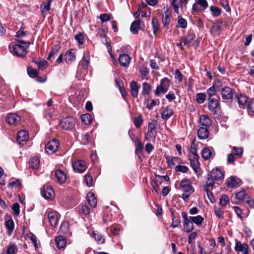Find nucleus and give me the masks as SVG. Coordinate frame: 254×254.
I'll use <instances>...</instances> for the list:
<instances>
[{"label": "nucleus", "instance_id": "obj_1", "mask_svg": "<svg viewBox=\"0 0 254 254\" xmlns=\"http://www.w3.org/2000/svg\"><path fill=\"white\" fill-rule=\"evenodd\" d=\"M172 84L171 80L167 77H164L160 80V84L154 91L155 96H158L161 93H166Z\"/></svg>", "mask_w": 254, "mask_h": 254}, {"label": "nucleus", "instance_id": "obj_2", "mask_svg": "<svg viewBox=\"0 0 254 254\" xmlns=\"http://www.w3.org/2000/svg\"><path fill=\"white\" fill-rule=\"evenodd\" d=\"M10 52L14 56L22 58L27 53L26 48L19 44H11L9 45Z\"/></svg>", "mask_w": 254, "mask_h": 254}, {"label": "nucleus", "instance_id": "obj_3", "mask_svg": "<svg viewBox=\"0 0 254 254\" xmlns=\"http://www.w3.org/2000/svg\"><path fill=\"white\" fill-rule=\"evenodd\" d=\"M208 108L209 110L213 114H216L220 109L219 98H208Z\"/></svg>", "mask_w": 254, "mask_h": 254}, {"label": "nucleus", "instance_id": "obj_4", "mask_svg": "<svg viewBox=\"0 0 254 254\" xmlns=\"http://www.w3.org/2000/svg\"><path fill=\"white\" fill-rule=\"evenodd\" d=\"M182 217L184 219L183 226L184 231L187 233H190L194 229V226L190 218L188 216L186 212L183 211L181 214Z\"/></svg>", "mask_w": 254, "mask_h": 254}, {"label": "nucleus", "instance_id": "obj_5", "mask_svg": "<svg viewBox=\"0 0 254 254\" xmlns=\"http://www.w3.org/2000/svg\"><path fill=\"white\" fill-rule=\"evenodd\" d=\"M61 127L64 130H71L75 126L74 120L71 117L64 118L60 122Z\"/></svg>", "mask_w": 254, "mask_h": 254}, {"label": "nucleus", "instance_id": "obj_6", "mask_svg": "<svg viewBox=\"0 0 254 254\" xmlns=\"http://www.w3.org/2000/svg\"><path fill=\"white\" fill-rule=\"evenodd\" d=\"M148 129L146 134L145 136V138L146 140H149L150 137H151V134H154V135H156L157 127L158 126V122L156 120H152L150 122L148 123Z\"/></svg>", "mask_w": 254, "mask_h": 254}, {"label": "nucleus", "instance_id": "obj_7", "mask_svg": "<svg viewBox=\"0 0 254 254\" xmlns=\"http://www.w3.org/2000/svg\"><path fill=\"white\" fill-rule=\"evenodd\" d=\"M20 120L21 117L16 113L8 114L5 119V121L8 125L14 126L17 125Z\"/></svg>", "mask_w": 254, "mask_h": 254}, {"label": "nucleus", "instance_id": "obj_8", "mask_svg": "<svg viewBox=\"0 0 254 254\" xmlns=\"http://www.w3.org/2000/svg\"><path fill=\"white\" fill-rule=\"evenodd\" d=\"M72 168L77 173H83L87 169L85 162L83 160H77L72 163Z\"/></svg>", "mask_w": 254, "mask_h": 254}, {"label": "nucleus", "instance_id": "obj_9", "mask_svg": "<svg viewBox=\"0 0 254 254\" xmlns=\"http://www.w3.org/2000/svg\"><path fill=\"white\" fill-rule=\"evenodd\" d=\"M54 194L53 188L50 186H44L41 188V194L46 199H52Z\"/></svg>", "mask_w": 254, "mask_h": 254}, {"label": "nucleus", "instance_id": "obj_10", "mask_svg": "<svg viewBox=\"0 0 254 254\" xmlns=\"http://www.w3.org/2000/svg\"><path fill=\"white\" fill-rule=\"evenodd\" d=\"M59 147V142L57 140L54 139L49 141L45 145V149L46 151L52 154L55 153L58 149Z\"/></svg>", "mask_w": 254, "mask_h": 254}, {"label": "nucleus", "instance_id": "obj_11", "mask_svg": "<svg viewBox=\"0 0 254 254\" xmlns=\"http://www.w3.org/2000/svg\"><path fill=\"white\" fill-rule=\"evenodd\" d=\"M236 98L239 104V107L241 109H245L250 99L241 93L237 94Z\"/></svg>", "mask_w": 254, "mask_h": 254}, {"label": "nucleus", "instance_id": "obj_12", "mask_svg": "<svg viewBox=\"0 0 254 254\" xmlns=\"http://www.w3.org/2000/svg\"><path fill=\"white\" fill-rule=\"evenodd\" d=\"M180 186L185 192L191 193L194 192V189L192 186L191 182L189 179H184L182 180L180 183Z\"/></svg>", "mask_w": 254, "mask_h": 254}, {"label": "nucleus", "instance_id": "obj_13", "mask_svg": "<svg viewBox=\"0 0 254 254\" xmlns=\"http://www.w3.org/2000/svg\"><path fill=\"white\" fill-rule=\"evenodd\" d=\"M198 155H190V164L196 173L200 172V164L198 161Z\"/></svg>", "mask_w": 254, "mask_h": 254}, {"label": "nucleus", "instance_id": "obj_14", "mask_svg": "<svg viewBox=\"0 0 254 254\" xmlns=\"http://www.w3.org/2000/svg\"><path fill=\"white\" fill-rule=\"evenodd\" d=\"M59 218L60 215L56 211H52L48 213V219L51 225L53 227H56L57 226Z\"/></svg>", "mask_w": 254, "mask_h": 254}, {"label": "nucleus", "instance_id": "obj_15", "mask_svg": "<svg viewBox=\"0 0 254 254\" xmlns=\"http://www.w3.org/2000/svg\"><path fill=\"white\" fill-rule=\"evenodd\" d=\"M172 17V12L167 8L164 12V14L162 15V23L164 27L167 29H169V24L170 22L171 18Z\"/></svg>", "mask_w": 254, "mask_h": 254}, {"label": "nucleus", "instance_id": "obj_16", "mask_svg": "<svg viewBox=\"0 0 254 254\" xmlns=\"http://www.w3.org/2000/svg\"><path fill=\"white\" fill-rule=\"evenodd\" d=\"M221 96L223 100H232L233 97V90L229 87L226 86L221 89Z\"/></svg>", "mask_w": 254, "mask_h": 254}, {"label": "nucleus", "instance_id": "obj_17", "mask_svg": "<svg viewBox=\"0 0 254 254\" xmlns=\"http://www.w3.org/2000/svg\"><path fill=\"white\" fill-rule=\"evenodd\" d=\"M214 180L219 181L223 178L224 175L222 170L218 168L213 169L210 173L208 174Z\"/></svg>", "mask_w": 254, "mask_h": 254}, {"label": "nucleus", "instance_id": "obj_18", "mask_svg": "<svg viewBox=\"0 0 254 254\" xmlns=\"http://www.w3.org/2000/svg\"><path fill=\"white\" fill-rule=\"evenodd\" d=\"M29 138V133L27 131L21 130L18 131L17 136V141L19 144H23Z\"/></svg>", "mask_w": 254, "mask_h": 254}, {"label": "nucleus", "instance_id": "obj_19", "mask_svg": "<svg viewBox=\"0 0 254 254\" xmlns=\"http://www.w3.org/2000/svg\"><path fill=\"white\" fill-rule=\"evenodd\" d=\"M80 63L83 68L86 69L88 68L90 63V55L88 51L84 52Z\"/></svg>", "mask_w": 254, "mask_h": 254}, {"label": "nucleus", "instance_id": "obj_20", "mask_svg": "<svg viewBox=\"0 0 254 254\" xmlns=\"http://www.w3.org/2000/svg\"><path fill=\"white\" fill-rule=\"evenodd\" d=\"M140 85L136 81H132L130 83V93L132 97L136 98L138 96Z\"/></svg>", "mask_w": 254, "mask_h": 254}, {"label": "nucleus", "instance_id": "obj_21", "mask_svg": "<svg viewBox=\"0 0 254 254\" xmlns=\"http://www.w3.org/2000/svg\"><path fill=\"white\" fill-rule=\"evenodd\" d=\"M241 181L236 177H231L227 181V186L229 188H236L240 186Z\"/></svg>", "mask_w": 254, "mask_h": 254}, {"label": "nucleus", "instance_id": "obj_22", "mask_svg": "<svg viewBox=\"0 0 254 254\" xmlns=\"http://www.w3.org/2000/svg\"><path fill=\"white\" fill-rule=\"evenodd\" d=\"M130 58L126 54L121 55L119 58V62L122 66H127L130 63Z\"/></svg>", "mask_w": 254, "mask_h": 254}, {"label": "nucleus", "instance_id": "obj_23", "mask_svg": "<svg viewBox=\"0 0 254 254\" xmlns=\"http://www.w3.org/2000/svg\"><path fill=\"white\" fill-rule=\"evenodd\" d=\"M18 251V247L14 243H10L5 247L4 254H16Z\"/></svg>", "mask_w": 254, "mask_h": 254}, {"label": "nucleus", "instance_id": "obj_24", "mask_svg": "<svg viewBox=\"0 0 254 254\" xmlns=\"http://www.w3.org/2000/svg\"><path fill=\"white\" fill-rule=\"evenodd\" d=\"M209 131L207 127H201L197 131V136L200 139H205L208 137Z\"/></svg>", "mask_w": 254, "mask_h": 254}, {"label": "nucleus", "instance_id": "obj_25", "mask_svg": "<svg viewBox=\"0 0 254 254\" xmlns=\"http://www.w3.org/2000/svg\"><path fill=\"white\" fill-rule=\"evenodd\" d=\"M65 61L66 63H70L75 60L76 55L73 49H70L66 51L65 55Z\"/></svg>", "mask_w": 254, "mask_h": 254}, {"label": "nucleus", "instance_id": "obj_26", "mask_svg": "<svg viewBox=\"0 0 254 254\" xmlns=\"http://www.w3.org/2000/svg\"><path fill=\"white\" fill-rule=\"evenodd\" d=\"M199 123L205 127H210L212 124V121L207 115H202L199 118Z\"/></svg>", "mask_w": 254, "mask_h": 254}, {"label": "nucleus", "instance_id": "obj_27", "mask_svg": "<svg viewBox=\"0 0 254 254\" xmlns=\"http://www.w3.org/2000/svg\"><path fill=\"white\" fill-rule=\"evenodd\" d=\"M55 176L58 182L61 184H64L66 179V175L61 170L56 171Z\"/></svg>", "mask_w": 254, "mask_h": 254}, {"label": "nucleus", "instance_id": "obj_28", "mask_svg": "<svg viewBox=\"0 0 254 254\" xmlns=\"http://www.w3.org/2000/svg\"><path fill=\"white\" fill-rule=\"evenodd\" d=\"M57 247L61 249L64 247L66 243V239L63 236H58L55 238Z\"/></svg>", "mask_w": 254, "mask_h": 254}, {"label": "nucleus", "instance_id": "obj_29", "mask_svg": "<svg viewBox=\"0 0 254 254\" xmlns=\"http://www.w3.org/2000/svg\"><path fill=\"white\" fill-rule=\"evenodd\" d=\"M246 108L249 116L254 117V98L249 100Z\"/></svg>", "mask_w": 254, "mask_h": 254}, {"label": "nucleus", "instance_id": "obj_30", "mask_svg": "<svg viewBox=\"0 0 254 254\" xmlns=\"http://www.w3.org/2000/svg\"><path fill=\"white\" fill-rule=\"evenodd\" d=\"M165 158L169 166H174L176 163L179 164L182 163L181 159L178 157L167 156H166Z\"/></svg>", "mask_w": 254, "mask_h": 254}, {"label": "nucleus", "instance_id": "obj_31", "mask_svg": "<svg viewBox=\"0 0 254 254\" xmlns=\"http://www.w3.org/2000/svg\"><path fill=\"white\" fill-rule=\"evenodd\" d=\"M140 21L139 19L133 21L130 25V30L133 34H137L140 28Z\"/></svg>", "mask_w": 254, "mask_h": 254}, {"label": "nucleus", "instance_id": "obj_32", "mask_svg": "<svg viewBox=\"0 0 254 254\" xmlns=\"http://www.w3.org/2000/svg\"><path fill=\"white\" fill-rule=\"evenodd\" d=\"M87 201L90 207L95 208L97 205V199L92 192H89L87 195Z\"/></svg>", "mask_w": 254, "mask_h": 254}, {"label": "nucleus", "instance_id": "obj_33", "mask_svg": "<svg viewBox=\"0 0 254 254\" xmlns=\"http://www.w3.org/2000/svg\"><path fill=\"white\" fill-rule=\"evenodd\" d=\"M60 49L61 46L59 44H56L54 47H52L51 51L47 57V60H51L52 58H55V56L58 54Z\"/></svg>", "mask_w": 254, "mask_h": 254}, {"label": "nucleus", "instance_id": "obj_34", "mask_svg": "<svg viewBox=\"0 0 254 254\" xmlns=\"http://www.w3.org/2000/svg\"><path fill=\"white\" fill-rule=\"evenodd\" d=\"M151 24L153 28V32L155 36L157 35V33L160 31V23L157 18L153 17L151 20Z\"/></svg>", "mask_w": 254, "mask_h": 254}, {"label": "nucleus", "instance_id": "obj_35", "mask_svg": "<svg viewBox=\"0 0 254 254\" xmlns=\"http://www.w3.org/2000/svg\"><path fill=\"white\" fill-rule=\"evenodd\" d=\"M136 144L135 153L138 157H140V155L142 154L143 151L144 144L140 140L136 139L135 141Z\"/></svg>", "mask_w": 254, "mask_h": 254}, {"label": "nucleus", "instance_id": "obj_36", "mask_svg": "<svg viewBox=\"0 0 254 254\" xmlns=\"http://www.w3.org/2000/svg\"><path fill=\"white\" fill-rule=\"evenodd\" d=\"M53 0H49L47 3H43L40 5V10L42 14L44 15L50 9L51 3Z\"/></svg>", "mask_w": 254, "mask_h": 254}, {"label": "nucleus", "instance_id": "obj_37", "mask_svg": "<svg viewBox=\"0 0 254 254\" xmlns=\"http://www.w3.org/2000/svg\"><path fill=\"white\" fill-rule=\"evenodd\" d=\"M5 225L7 229L8 234L10 235L12 232L13 231L14 226L13 220L11 216H9V219L5 221Z\"/></svg>", "mask_w": 254, "mask_h": 254}, {"label": "nucleus", "instance_id": "obj_38", "mask_svg": "<svg viewBox=\"0 0 254 254\" xmlns=\"http://www.w3.org/2000/svg\"><path fill=\"white\" fill-rule=\"evenodd\" d=\"M30 167L32 169H37L40 166V160L37 156L32 158L29 162Z\"/></svg>", "mask_w": 254, "mask_h": 254}, {"label": "nucleus", "instance_id": "obj_39", "mask_svg": "<svg viewBox=\"0 0 254 254\" xmlns=\"http://www.w3.org/2000/svg\"><path fill=\"white\" fill-rule=\"evenodd\" d=\"M195 38V35L193 32H189L187 36L183 37L184 44L186 45L190 43Z\"/></svg>", "mask_w": 254, "mask_h": 254}, {"label": "nucleus", "instance_id": "obj_40", "mask_svg": "<svg viewBox=\"0 0 254 254\" xmlns=\"http://www.w3.org/2000/svg\"><path fill=\"white\" fill-rule=\"evenodd\" d=\"M93 237L94 239L98 242V243L103 244L105 242V238L104 236L97 231H94L93 232Z\"/></svg>", "mask_w": 254, "mask_h": 254}, {"label": "nucleus", "instance_id": "obj_41", "mask_svg": "<svg viewBox=\"0 0 254 254\" xmlns=\"http://www.w3.org/2000/svg\"><path fill=\"white\" fill-rule=\"evenodd\" d=\"M247 248H248V246L247 244L244 243L243 244H242L241 242L240 241H236L235 246V250L237 252H243L244 250H247Z\"/></svg>", "mask_w": 254, "mask_h": 254}, {"label": "nucleus", "instance_id": "obj_42", "mask_svg": "<svg viewBox=\"0 0 254 254\" xmlns=\"http://www.w3.org/2000/svg\"><path fill=\"white\" fill-rule=\"evenodd\" d=\"M232 153L237 158H241L243 154V149L242 147L233 146L232 148Z\"/></svg>", "mask_w": 254, "mask_h": 254}, {"label": "nucleus", "instance_id": "obj_43", "mask_svg": "<svg viewBox=\"0 0 254 254\" xmlns=\"http://www.w3.org/2000/svg\"><path fill=\"white\" fill-rule=\"evenodd\" d=\"M212 155V151L208 148H204L201 151L202 157L205 160L209 159Z\"/></svg>", "mask_w": 254, "mask_h": 254}, {"label": "nucleus", "instance_id": "obj_44", "mask_svg": "<svg viewBox=\"0 0 254 254\" xmlns=\"http://www.w3.org/2000/svg\"><path fill=\"white\" fill-rule=\"evenodd\" d=\"M173 114V110L170 108L167 107L165 110L161 113V117L164 120H168Z\"/></svg>", "mask_w": 254, "mask_h": 254}, {"label": "nucleus", "instance_id": "obj_45", "mask_svg": "<svg viewBox=\"0 0 254 254\" xmlns=\"http://www.w3.org/2000/svg\"><path fill=\"white\" fill-rule=\"evenodd\" d=\"M190 219L191 220L192 223H194L198 226L202 224L204 219L201 215H197V216H190Z\"/></svg>", "mask_w": 254, "mask_h": 254}, {"label": "nucleus", "instance_id": "obj_46", "mask_svg": "<svg viewBox=\"0 0 254 254\" xmlns=\"http://www.w3.org/2000/svg\"><path fill=\"white\" fill-rule=\"evenodd\" d=\"M210 11L212 16L214 17L219 16L222 12L221 9L220 8L214 5H211L210 7Z\"/></svg>", "mask_w": 254, "mask_h": 254}, {"label": "nucleus", "instance_id": "obj_47", "mask_svg": "<svg viewBox=\"0 0 254 254\" xmlns=\"http://www.w3.org/2000/svg\"><path fill=\"white\" fill-rule=\"evenodd\" d=\"M151 90V86L147 82L142 83V91L143 95H148L150 94Z\"/></svg>", "mask_w": 254, "mask_h": 254}, {"label": "nucleus", "instance_id": "obj_48", "mask_svg": "<svg viewBox=\"0 0 254 254\" xmlns=\"http://www.w3.org/2000/svg\"><path fill=\"white\" fill-rule=\"evenodd\" d=\"M81 121L85 125H89L92 120V117L89 114H83L81 117Z\"/></svg>", "mask_w": 254, "mask_h": 254}, {"label": "nucleus", "instance_id": "obj_49", "mask_svg": "<svg viewBox=\"0 0 254 254\" xmlns=\"http://www.w3.org/2000/svg\"><path fill=\"white\" fill-rule=\"evenodd\" d=\"M171 216L172 219L171 226L172 228H175L179 227L181 225V221L179 219L175 220V216L173 211H171Z\"/></svg>", "mask_w": 254, "mask_h": 254}, {"label": "nucleus", "instance_id": "obj_50", "mask_svg": "<svg viewBox=\"0 0 254 254\" xmlns=\"http://www.w3.org/2000/svg\"><path fill=\"white\" fill-rule=\"evenodd\" d=\"M143 123V120L141 115L136 117L133 120V124L135 127L137 128H140Z\"/></svg>", "mask_w": 254, "mask_h": 254}, {"label": "nucleus", "instance_id": "obj_51", "mask_svg": "<svg viewBox=\"0 0 254 254\" xmlns=\"http://www.w3.org/2000/svg\"><path fill=\"white\" fill-rule=\"evenodd\" d=\"M33 62L37 64L39 69L42 70L45 68L46 65L48 64V62L45 60L38 61L34 59Z\"/></svg>", "mask_w": 254, "mask_h": 254}, {"label": "nucleus", "instance_id": "obj_52", "mask_svg": "<svg viewBox=\"0 0 254 254\" xmlns=\"http://www.w3.org/2000/svg\"><path fill=\"white\" fill-rule=\"evenodd\" d=\"M206 94L203 93H199L196 95V100L199 104H202L206 99Z\"/></svg>", "mask_w": 254, "mask_h": 254}, {"label": "nucleus", "instance_id": "obj_53", "mask_svg": "<svg viewBox=\"0 0 254 254\" xmlns=\"http://www.w3.org/2000/svg\"><path fill=\"white\" fill-rule=\"evenodd\" d=\"M139 71L141 75L142 79H147V76L149 72V69L145 67H141L139 68Z\"/></svg>", "mask_w": 254, "mask_h": 254}, {"label": "nucleus", "instance_id": "obj_54", "mask_svg": "<svg viewBox=\"0 0 254 254\" xmlns=\"http://www.w3.org/2000/svg\"><path fill=\"white\" fill-rule=\"evenodd\" d=\"M246 191L245 190H242L241 191L236 193V197L239 200V202H240L243 200L245 198H246Z\"/></svg>", "mask_w": 254, "mask_h": 254}, {"label": "nucleus", "instance_id": "obj_55", "mask_svg": "<svg viewBox=\"0 0 254 254\" xmlns=\"http://www.w3.org/2000/svg\"><path fill=\"white\" fill-rule=\"evenodd\" d=\"M175 170L176 172L186 173L189 171V168L184 165H177L175 167Z\"/></svg>", "mask_w": 254, "mask_h": 254}, {"label": "nucleus", "instance_id": "obj_56", "mask_svg": "<svg viewBox=\"0 0 254 254\" xmlns=\"http://www.w3.org/2000/svg\"><path fill=\"white\" fill-rule=\"evenodd\" d=\"M75 39L79 45H82L84 43V36L81 32H79L75 36Z\"/></svg>", "mask_w": 254, "mask_h": 254}, {"label": "nucleus", "instance_id": "obj_57", "mask_svg": "<svg viewBox=\"0 0 254 254\" xmlns=\"http://www.w3.org/2000/svg\"><path fill=\"white\" fill-rule=\"evenodd\" d=\"M80 212L84 215H87L90 213V209L86 204L80 205Z\"/></svg>", "mask_w": 254, "mask_h": 254}, {"label": "nucleus", "instance_id": "obj_58", "mask_svg": "<svg viewBox=\"0 0 254 254\" xmlns=\"http://www.w3.org/2000/svg\"><path fill=\"white\" fill-rule=\"evenodd\" d=\"M229 199L228 196L226 194H223L220 198L219 203L222 206L226 205L229 202Z\"/></svg>", "mask_w": 254, "mask_h": 254}, {"label": "nucleus", "instance_id": "obj_59", "mask_svg": "<svg viewBox=\"0 0 254 254\" xmlns=\"http://www.w3.org/2000/svg\"><path fill=\"white\" fill-rule=\"evenodd\" d=\"M207 94L208 96V98H214V96L216 94V91L214 85L211 86L207 89Z\"/></svg>", "mask_w": 254, "mask_h": 254}, {"label": "nucleus", "instance_id": "obj_60", "mask_svg": "<svg viewBox=\"0 0 254 254\" xmlns=\"http://www.w3.org/2000/svg\"><path fill=\"white\" fill-rule=\"evenodd\" d=\"M158 182H159L158 180H152L150 182V185L152 188V190L155 191L156 193L158 192L159 189Z\"/></svg>", "mask_w": 254, "mask_h": 254}, {"label": "nucleus", "instance_id": "obj_61", "mask_svg": "<svg viewBox=\"0 0 254 254\" xmlns=\"http://www.w3.org/2000/svg\"><path fill=\"white\" fill-rule=\"evenodd\" d=\"M99 18L102 22H105L111 19V15L108 13H102L99 15Z\"/></svg>", "mask_w": 254, "mask_h": 254}, {"label": "nucleus", "instance_id": "obj_62", "mask_svg": "<svg viewBox=\"0 0 254 254\" xmlns=\"http://www.w3.org/2000/svg\"><path fill=\"white\" fill-rule=\"evenodd\" d=\"M175 78L178 80L179 83H181L183 81V75L181 72L178 69H176L174 73Z\"/></svg>", "mask_w": 254, "mask_h": 254}, {"label": "nucleus", "instance_id": "obj_63", "mask_svg": "<svg viewBox=\"0 0 254 254\" xmlns=\"http://www.w3.org/2000/svg\"><path fill=\"white\" fill-rule=\"evenodd\" d=\"M68 223L67 222H64L62 223L60 226V230L63 233L66 234L68 231Z\"/></svg>", "mask_w": 254, "mask_h": 254}, {"label": "nucleus", "instance_id": "obj_64", "mask_svg": "<svg viewBox=\"0 0 254 254\" xmlns=\"http://www.w3.org/2000/svg\"><path fill=\"white\" fill-rule=\"evenodd\" d=\"M171 4L174 9V11L178 13H179V9L180 7V5L179 3V0H172Z\"/></svg>", "mask_w": 254, "mask_h": 254}]
</instances>
